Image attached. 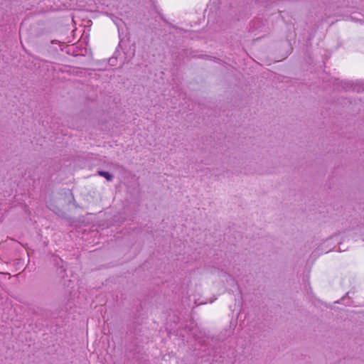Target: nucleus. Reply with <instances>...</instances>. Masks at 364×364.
<instances>
[{"label":"nucleus","instance_id":"obj_2","mask_svg":"<svg viewBox=\"0 0 364 364\" xmlns=\"http://www.w3.org/2000/svg\"><path fill=\"white\" fill-rule=\"evenodd\" d=\"M98 175L104 177L108 181H112L114 178V176L112 173L105 171H99Z\"/></svg>","mask_w":364,"mask_h":364},{"label":"nucleus","instance_id":"obj_1","mask_svg":"<svg viewBox=\"0 0 364 364\" xmlns=\"http://www.w3.org/2000/svg\"><path fill=\"white\" fill-rule=\"evenodd\" d=\"M352 89L354 92L358 93L364 92V80L354 83L352 86Z\"/></svg>","mask_w":364,"mask_h":364},{"label":"nucleus","instance_id":"obj_5","mask_svg":"<svg viewBox=\"0 0 364 364\" xmlns=\"http://www.w3.org/2000/svg\"><path fill=\"white\" fill-rule=\"evenodd\" d=\"M348 294H349V292H347V294H346V296H343V297H342V299H343H343H345V297H346V296H348Z\"/></svg>","mask_w":364,"mask_h":364},{"label":"nucleus","instance_id":"obj_4","mask_svg":"<svg viewBox=\"0 0 364 364\" xmlns=\"http://www.w3.org/2000/svg\"><path fill=\"white\" fill-rule=\"evenodd\" d=\"M59 261L61 263H63V261L60 258H58V259H55V263L56 265H59Z\"/></svg>","mask_w":364,"mask_h":364},{"label":"nucleus","instance_id":"obj_3","mask_svg":"<svg viewBox=\"0 0 364 364\" xmlns=\"http://www.w3.org/2000/svg\"><path fill=\"white\" fill-rule=\"evenodd\" d=\"M60 272L59 274H61V277H64V273L65 272V268L64 267L63 264H62L60 267Z\"/></svg>","mask_w":364,"mask_h":364}]
</instances>
